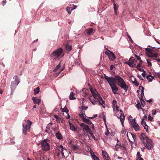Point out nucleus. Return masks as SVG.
<instances>
[{
    "mask_svg": "<svg viewBox=\"0 0 160 160\" xmlns=\"http://www.w3.org/2000/svg\"><path fill=\"white\" fill-rule=\"evenodd\" d=\"M119 117H117L118 118L120 119L121 123L122 125L124 127V122L125 119V116L124 114L121 110H120L118 112Z\"/></svg>",
    "mask_w": 160,
    "mask_h": 160,
    "instance_id": "obj_15",
    "label": "nucleus"
},
{
    "mask_svg": "<svg viewBox=\"0 0 160 160\" xmlns=\"http://www.w3.org/2000/svg\"><path fill=\"white\" fill-rule=\"evenodd\" d=\"M61 62H60L53 70V72H54V75L56 77H57L65 68L64 65H63L61 66Z\"/></svg>",
    "mask_w": 160,
    "mask_h": 160,
    "instance_id": "obj_9",
    "label": "nucleus"
},
{
    "mask_svg": "<svg viewBox=\"0 0 160 160\" xmlns=\"http://www.w3.org/2000/svg\"><path fill=\"white\" fill-rule=\"evenodd\" d=\"M142 121L141 122V124L142 125H145L146 124V122L144 120V118H141Z\"/></svg>",
    "mask_w": 160,
    "mask_h": 160,
    "instance_id": "obj_46",
    "label": "nucleus"
},
{
    "mask_svg": "<svg viewBox=\"0 0 160 160\" xmlns=\"http://www.w3.org/2000/svg\"><path fill=\"white\" fill-rule=\"evenodd\" d=\"M138 77L141 80H143L144 79L143 78H142L141 75H138Z\"/></svg>",
    "mask_w": 160,
    "mask_h": 160,
    "instance_id": "obj_63",
    "label": "nucleus"
},
{
    "mask_svg": "<svg viewBox=\"0 0 160 160\" xmlns=\"http://www.w3.org/2000/svg\"><path fill=\"white\" fill-rule=\"evenodd\" d=\"M69 124L70 125V129H71V130L73 131H76V129L73 124H72L70 122H69Z\"/></svg>",
    "mask_w": 160,
    "mask_h": 160,
    "instance_id": "obj_29",
    "label": "nucleus"
},
{
    "mask_svg": "<svg viewBox=\"0 0 160 160\" xmlns=\"http://www.w3.org/2000/svg\"><path fill=\"white\" fill-rule=\"evenodd\" d=\"M49 142V140L47 139H45L41 141L40 143V145L43 150L47 151L49 150L50 146Z\"/></svg>",
    "mask_w": 160,
    "mask_h": 160,
    "instance_id": "obj_8",
    "label": "nucleus"
},
{
    "mask_svg": "<svg viewBox=\"0 0 160 160\" xmlns=\"http://www.w3.org/2000/svg\"><path fill=\"white\" fill-rule=\"evenodd\" d=\"M62 110L63 112H66L68 114V111L67 108L64 107Z\"/></svg>",
    "mask_w": 160,
    "mask_h": 160,
    "instance_id": "obj_39",
    "label": "nucleus"
},
{
    "mask_svg": "<svg viewBox=\"0 0 160 160\" xmlns=\"http://www.w3.org/2000/svg\"><path fill=\"white\" fill-rule=\"evenodd\" d=\"M90 91L92 93L93 98L96 100L101 102L102 103L105 104V102L103 100L102 98L101 97L100 94L98 93L97 91L95 89H94L92 88H90Z\"/></svg>",
    "mask_w": 160,
    "mask_h": 160,
    "instance_id": "obj_7",
    "label": "nucleus"
},
{
    "mask_svg": "<svg viewBox=\"0 0 160 160\" xmlns=\"http://www.w3.org/2000/svg\"><path fill=\"white\" fill-rule=\"evenodd\" d=\"M130 123L132 127L133 128L134 130L136 132L139 130L140 129V127L138 124L136 122L135 118L132 119V120H130Z\"/></svg>",
    "mask_w": 160,
    "mask_h": 160,
    "instance_id": "obj_12",
    "label": "nucleus"
},
{
    "mask_svg": "<svg viewBox=\"0 0 160 160\" xmlns=\"http://www.w3.org/2000/svg\"><path fill=\"white\" fill-rule=\"evenodd\" d=\"M137 158H141V155L140 154V152H138L137 153Z\"/></svg>",
    "mask_w": 160,
    "mask_h": 160,
    "instance_id": "obj_48",
    "label": "nucleus"
},
{
    "mask_svg": "<svg viewBox=\"0 0 160 160\" xmlns=\"http://www.w3.org/2000/svg\"><path fill=\"white\" fill-rule=\"evenodd\" d=\"M80 126L82 128L83 131L87 133H89L91 132L89 126L85 123H82L80 124Z\"/></svg>",
    "mask_w": 160,
    "mask_h": 160,
    "instance_id": "obj_16",
    "label": "nucleus"
},
{
    "mask_svg": "<svg viewBox=\"0 0 160 160\" xmlns=\"http://www.w3.org/2000/svg\"><path fill=\"white\" fill-rule=\"evenodd\" d=\"M57 148L58 151L61 153V154L63 157H64V153L63 152L64 150L67 151L66 148H64L62 145H60L58 146H57Z\"/></svg>",
    "mask_w": 160,
    "mask_h": 160,
    "instance_id": "obj_18",
    "label": "nucleus"
},
{
    "mask_svg": "<svg viewBox=\"0 0 160 160\" xmlns=\"http://www.w3.org/2000/svg\"><path fill=\"white\" fill-rule=\"evenodd\" d=\"M53 117L56 118V121L58 122H60V118H59L58 116L57 115H54Z\"/></svg>",
    "mask_w": 160,
    "mask_h": 160,
    "instance_id": "obj_34",
    "label": "nucleus"
},
{
    "mask_svg": "<svg viewBox=\"0 0 160 160\" xmlns=\"http://www.w3.org/2000/svg\"><path fill=\"white\" fill-rule=\"evenodd\" d=\"M130 79L132 82H134L136 80V78L133 76H131L130 78Z\"/></svg>",
    "mask_w": 160,
    "mask_h": 160,
    "instance_id": "obj_42",
    "label": "nucleus"
},
{
    "mask_svg": "<svg viewBox=\"0 0 160 160\" xmlns=\"http://www.w3.org/2000/svg\"><path fill=\"white\" fill-rule=\"evenodd\" d=\"M75 63L76 65H80L81 62L79 60H78L77 62H75Z\"/></svg>",
    "mask_w": 160,
    "mask_h": 160,
    "instance_id": "obj_59",
    "label": "nucleus"
},
{
    "mask_svg": "<svg viewBox=\"0 0 160 160\" xmlns=\"http://www.w3.org/2000/svg\"><path fill=\"white\" fill-rule=\"evenodd\" d=\"M116 81H117L118 82V85L122 88H123L125 92L127 91L128 87L126 84L123 79L120 76H115Z\"/></svg>",
    "mask_w": 160,
    "mask_h": 160,
    "instance_id": "obj_4",
    "label": "nucleus"
},
{
    "mask_svg": "<svg viewBox=\"0 0 160 160\" xmlns=\"http://www.w3.org/2000/svg\"><path fill=\"white\" fill-rule=\"evenodd\" d=\"M153 119V117L151 116H150V115L149 114L148 116V119L149 120H150V121H151L152 120V119Z\"/></svg>",
    "mask_w": 160,
    "mask_h": 160,
    "instance_id": "obj_54",
    "label": "nucleus"
},
{
    "mask_svg": "<svg viewBox=\"0 0 160 160\" xmlns=\"http://www.w3.org/2000/svg\"><path fill=\"white\" fill-rule=\"evenodd\" d=\"M92 158L94 160H99V158L97 157L95 155H93V156L92 157Z\"/></svg>",
    "mask_w": 160,
    "mask_h": 160,
    "instance_id": "obj_47",
    "label": "nucleus"
},
{
    "mask_svg": "<svg viewBox=\"0 0 160 160\" xmlns=\"http://www.w3.org/2000/svg\"><path fill=\"white\" fill-rule=\"evenodd\" d=\"M115 68L114 66L113 65H112L110 66V69L112 70L113 69Z\"/></svg>",
    "mask_w": 160,
    "mask_h": 160,
    "instance_id": "obj_64",
    "label": "nucleus"
},
{
    "mask_svg": "<svg viewBox=\"0 0 160 160\" xmlns=\"http://www.w3.org/2000/svg\"><path fill=\"white\" fill-rule=\"evenodd\" d=\"M79 116L83 120L84 119V118H85V117H86V115L85 113V112L84 111L81 110L80 113L79 114Z\"/></svg>",
    "mask_w": 160,
    "mask_h": 160,
    "instance_id": "obj_22",
    "label": "nucleus"
},
{
    "mask_svg": "<svg viewBox=\"0 0 160 160\" xmlns=\"http://www.w3.org/2000/svg\"><path fill=\"white\" fill-rule=\"evenodd\" d=\"M142 75L143 77V78L144 79L146 75L145 72L144 71H143V72L142 73Z\"/></svg>",
    "mask_w": 160,
    "mask_h": 160,
    "instance_id": "obj_53",
    "label": "nucleus"
},
{
    "mask_svg": "<svg viewBox=\"0 0 160 160\" xmlns=\"http://www.w3.org/2000/svg\"><path fill=\"white\" fill-rule=\"evenodd\" d=\"M93 31V29L92 28L89 29L88 30L87 33L88 35H90Z\"/></svg>",
    "mask_w": 160,
    "mask_h": 160,
    "instance_id": "obj_38",
    "label": "nucleus"
},
{
    "mask_svg": "<svg viewBox=\"0 0 160 160\" xmlns=\"http://www.w3.org/2000/svg\"><path fill=\"white\" fill-rule=\"evenodd\" d=\"M141 105L140 104H137L136 105V107L139 110L140 109H141Z\"/></svg>",
    "mask_w": 160,
    "mask_h": 160,
    "instance_id": "obj_56",
    "label": "nucleus"
},
{
    "mask_svg": "<svg viewBox=\"0 0 160 160\" xmlns=\"http://www.w3.org/2000/svg\"><path fill=\"white\" fill-rule=\"evenodd\" d=\"M78 145L76 144L72 146V148L74 150H76L78 148Z\"/></svg>",
    "mask_w": 160,
    "mask_h": 160,
    "instance_id": "obj_40",
    "label": "nucleus"
},
{
    "mask_svg": "<svg viewBox=\"0 0 160 160\" xmlns=\"http://www.w3.org/2000/svg\"><path fill=\"white\" fill-rule=\"evenodd\" d=\"M119 106H117L116 107V108H113V111L114 112H115V114L116 115V116L117 117H119V113H118V112L120 111L119 110Z\"/></svg>",
    "mask_w": 160,
    "mask_h": 160,
    "instance_id": "obj_23",
    "label": "nucleus"
},
{
    "mask_svg": "<svg viewBox=\"0 0 160 160\" xmlns=\"http://www.w3.org/2000/svg\"><path fill=\"white\" fill-rule=\"evenodd\" d=\"M103 119L104 120V122L105 124L106 127V128H107V125H106V118H105V116H103Z\"/></svg>",
    "mask_w": 160,
    "mask_h": 160,
    "instance_id": "obj_58",
    "label": "nucleus"
},
{
    "mask_svg": "<svg viewBox=\"0 0 160 160\" xmlns=\"http://www.w3.org/2000/svg\"><path fill=\"white\" fill-rule=\"evenodd\" d=\"M145 49L146 54L148 57L155 58H157L158 57V54L155 51L148 48H146Z\"/></svg>",
    "mask_w": 160,
    "mask_h": 160,
    "instance_id": "obj_6",
    "label": "nucleus"
},
{
    "mask_svg": "<svg viewBox=\"0 0 160 160\" xmlns=\"http://www.w3.org/2000/svg\"><path fill=\"white\" fill-rule=\"evenodd\" d=\"M55 135L57 138L59 140H61L62 139V135L59 132L56 133Z\"/></svg>",
    "mask_w": 160,
    "mask_h": 160,
    "instance_id": "obj_25",
    "label": "nucleus"
},
{
    "mask_svg": "<svg viewBox=\"0 0 160 160\" xmlns=\"http://www.w3.org/2000/svg\"><path fill=\"white\" fill-rule=\"evenodd\" d=\"M142 133L140 136V138L143 143L144 145L145 148L148 150L151 149L152 148V143L151 140L147 137L143 136Z\"/></svg>",
    "mask_w": 160,
    "mask_h": 160,
    "instance_id": "obj_1",
    "label": "nucleus"
},
{
    "mask_svg": "<svg viewBox=\"0 0 160 160\" xmlns=\"http://www.w3.org/2000/svg\"><path fill=\"white\" fill-rule=\"evenodd\" d=\"M82 121L85 123L88 124H90L92 123L91 122L89 119H87L86 118H84Z\"/></svg>",
    "mask_w": 160,
    "mask_h": 160,
    "instance_id": "obj_30",
    "label": "nucleus"
},
{
    "mask_svg": "<svg viewBox=\"0 0 160 160\" xmlns=\"http://www.w3.org/2000/svg\"><path fill=\"white\" fill-rule=\"evenodd\" d=\"M117 102L115 100H114L112 101V108H116V107L117 106Z\"/></svg>",
    "mask_w": 160,
    "mask_h": 160,
    "instance_id": "obj_35",
    "label": "nucleus"
},
{
    "mask_svg": "<svg viewBox=\"0 0 160 160\" xmlns=\"http://www.w3.org/2000/svg\"><path fill=\"white\" fill-rule=\"evenodd\" d=\"M88 107H86L84 106H82V111L86 110L88 108Z\"/></svg>",
    "mask_w": 160,
    "mask_h": 160,
    "instance_id": "obj_49",
    "label": "nucleus"
},
{
    "mask_svg": "<svg viewBox=\"0 0 160 160\" xmlns=\"http://www.w3.org/2000/svg\"><path fill=\"white\" fill-rule=\"evenodd\" d=\"M93 117H87V118H89L92 119L94 118H95V117H97V114H95V115H93Z\"/></svg>",
    "mask_w": 160,
    "mask_h": 160,
    "instance_id": "obj_61",
    "label": "nucleus"
},
{
    "mask_svg": "<svg viewBox=\"0 0 160 160\" xmlns=\"http://www.w3.org/2000/svg\"><path fill=\"white\" fill-rule=\"evenodd\" d=\"M64 55L62 49L60 48L54 51L50 55L53 59H56L62 57Z\"/></svg>",
    "mask_w": 160,
    "mask_h": 160,
    "instance_id": "obj_2",
    "label": "nucleus"
},
{
    "mask_svg": "<svg viewBox=\"0 0 160 160\" xmlns=\"http://www.w3.org/2000/svg\"><path fill=\"white\" fill-rule=\"evenodd\" d=\"M65 47L66 49L68 51H70L72 49V47L71 46L68 45H65Z\"/></svg>",
    "mask_w": 160,
    "mask_h": 160,
    "instance_id": "obj_36",
    "label": "nucleus"
},
{
    "mask_svg": "<svg viewBox=\"0 0 160 160\" xmlns=\"http://www.w3.org/2000/svg\"><path fill=\"white\" fill-rule=\"evenodd\" d=\"M133 83L136 86H138L139 85V83L136 80L133 82Z\"/></svg>",
    "mask_w": 160,
    "mask_h": 160,
    "instance_id": "obj_50",
    "label": "nucleus"
},
{
    "mask_svg": "<svg viewBox=\"0 0 160 160\" xmlns=\"http://www.w3.org/2000/svg\"><path fill=\"white\" fill-rule=\"evenodd\" d=\"M146 78L150 82H152V79L154 78L152 76L150 75H147L146 76Z\"/></svg>",
    "mask_w": 160,
    "mask_h": 160,
    "instance_id": "obj_31",
    "label": "nucleus"
},
{
    "mask_svg": "<svg viewBox=\"0 0 160 160\" xmlns=\"http://www.w3.org/2000/svg\"><path fill=\"white\" fill-rule=\"evenodd\" d=\"M152 115H155L156 113V111L155 110H152Z\"/></svg>",
    "mask_w": 160,
    "mask_h": 160,
    "instance_id": "obj_55",
    "label": "nucleus"
},
{
    "mask_svg": "<svg viewBox=\"0 0 160 160\" xmlns=\"http://www.w3.org/2000/svg\"><path fill=\"white\" fill-rule=\"evenodd\" d=\"M33 102L34 104H37L39 105L41 102V99L40 98H38L35 97H33L32 98Z\"/></svg>",
    "mask_w": 160,
    "mask_h": 160,
    "instance_id": "obj_21",
    "label": "nucleus"
},
{
    "mask_svg": "<svg viewBox=\"0 0 160 160\" xmlns=\"http://www.w3.org/2000/svg\"><path fill=\"white\" fill-rule=\"evenodd\" d=\"M13 78L14 79V81H12L11 86V89L12 92H13L18 84L20 82V81L19 78L17 75L15 76Z\"/></svg>",
    "mask_w": 160,
    "mask_h": 160,
    "instance_id": "obj_10",
    "label": "nucleus"
},
{
    "mask_svg": "<svg viewBox=\"0 0 160 160\" xmlns=\"http://www.w3.org/2000/svg\"><path fill=\"white\" fill-rule=\"evenodd\" d=\"M110 87L112 88V92L115 94H117V91L118 90V88H117L116 84H114L110 86Z\"/></svg>",
    "mask_w": 160,
    "mask_h": 160,
    "instance_id": "obj_19",
    "label": "nucleus"
},
{
    "mask_svg": "<svg viewBox=\"0 0 160 160\" xmlns=\"http://www.w3.org/2000/svg\"><path fill=\"white\" fill-rule=\"evenodd\" d=\"M105 53L108 56L109 60L111 61H113L116 58L114 54L109 50H108V51H105Z\"/></svg>",
    "mask_w": 160,
    "mask_h": 160,
    "instance_id": "obj_11",
    "label": "nucleus"
},
{
    "mask_svg": "<svg viewBox=\"0 0 160 160\" xmlns=\"http://www.w3.org/2000/svg\"><path fill=\"white\" fill-rule=\"evenodd\" d=\"M140 102H141V104L142 105V106L143 107H144L145 105V102H144V101H142V100H140Z\"/></svg>",
    "mask_w": 160,
    "mask_h": 160,
    "instance_id": "obj_52",
    "label": "nucleus"
},
{
    "mask_svg": "<svg viewBox=\"0 0 160 160\" xmlns=\"http://www.w3.org/2000/svg\"><path fill=\"white\" fill-rule=\"evenodd\" d=\"M135 56L138 60H139L140 62H142V61L141 60V58L139 56H138L136 54H135Z\"/></svg>",
    "mask_w": 160,
    "mask_h": 160,
    "instance_id": "obj_45",
    "label": "nucleus"
},
{
    "mask_svg": "<svg viewBox=\"0 0 160 160\" xmlns=\"http://www.w3.org/2000/svg\"><path fill=\"white\" fill-rule=\"evenodd\" d=\"M137 61L133 57H131L128 62H125V63L127 64L129 67L131 68L134 67L136 64Z\"/></svg>",
    "mask_w": 160,
    "mask_h": 160,
    "instance_id": "obj_14",
    "label": "nucleus"
},
{
    "mask_svg": "<svg viewBox=\"0 0 160 160\" xmlns=\"http://www.w3.org/2000/svg\"><path fill=\"white\" fill-rule=\"evenodd\" d=\"M40 91V88L39 87H37L36 89H34V91L35 95L38 94Z\"/></svg>",
    "mask_w": 160,
    "mask_h": 160,
    "instance_id": "obj_33",
    "label": "nucleus"
},
{
    "mask_svg": "<svg viewBox=\"0 0 160 160\" xmlns=\"http://www.w3.org/2000/svg\"><path fill=\"white\" fill-rule=\"evenodd\" d=\"M82 95L84 97H85L88 93V91L87 90L86 88H83L82 90Z\"/></svg>",
    "mask_w": 160,
    "mask_h": 160,
    "instance_id": "obj_27",
    "label": "nucleus"
},
{
    "mask_svg": "<svg viewBox=\"0 0 160 160\" xmlns=\"http://www.w3.org/2000/svg\"><path fill=\"white\" fill-rule=\"evenodd\" d=\"M32 122L29 120H26L23 122V134L26 135L27 132L30 131L31 126Z\"/></svg>",
    "mask_w": 160,
    "mask_h": 160,
    "instance_id": "obj_3",
    "label": "nucleus"
},
{
    "mask_svg": "<svg viewBox=\"0 0 160 160\" xmlns=\"http://www.w3.org/2000/svg\"><path fill=\"white\" fill-rule=\"evenodd\" d=\"M145 49L146 54L148 57L155 58H157L158 57V54L155 51L148 48H146Z\"/></svg>",
    "mask_w": 160,
    "mask_h": 160,
    "instance_id": "obj_5",
    "label": "nucleus"
},
{
    "mask_svg": "<svg viewBox=\"0 0 160 160\" xmlns=\"http://www.w3.org/2000/svg\"><path fill=\"white\" fill-rule=\"evenodd\" d=\"M66 10L68 13L69 14H70L73 9H72V7H68L67 8Z\"/></svg>",
    "mask_w": 160,
    "mask_h": 160,
    "instance_id": "obj_32",
    "label": "nucleus"
},
{
    "mask_svg": "<svg viewBox=\"0 0 160 160\" xmlns=\"http://www.w3.org/2000/svg\"><path fill=\"white\" fill-rule=\"evenodd\" d=\"M102 155L104 159L109 157L107 153L105 151L102 150Z\"/></svg>",
    "mask_w": 160,
    "mask_h": 160,
    "instance_id": "obj_26",
    "label": "nucleus"
},
{
    "mask_svg": "<svg viewBox=\"0 0 160 160\" xmlns=\"http://www.w3.org/2000/svg\"><path fill=\"white\" fill-rule=\"evenodd\" d=\"M89 134L91 135L92 137L94 139V140H96V138H95V136L93 135L92 132H91Z\"/></svg>",
    "mask_w": 160,
    "mask_h": 160,
    "instance_id": "obj_51",
    "label": "nucleus"
},
{
    "mask_svg": "<svg viewBox=\"0 0 160 160\" xmlns=\"http://www.w3.org/2000/svg\"><path fill=\"white\" fill-rule=\"evenodd\" d=\"M89 100L93 105L96 104H100L102 105V107L104 108L105 107V104L103 103H102V102H100V101H97L96 100H92L90 98L89 99Z\"/></svg>",
    "mask_w": 160,
    "mask_h": 160,
    "instance_id": "obj_17",
    "label": "nucleus"
},
{
    "mask_svg": "<svg viewBox=\"0 0 160 160\" xmlns=\"http://www.w3.org/2000/svg\"><path fill=\"white\" fill-rule=\"evenodd\" d=\"M90 152L92 157L93 156V155H94L93 152L92 150L91 149H90Z\"/></svg>",
    "mask_w": 160,
    "mask_h": 160,
    "instance_id": "obj_62",
    "label": "nucleus"
},
{
    "mask_svg": "<svg viewBox=\"0 0 160 160\" xmlns=\"http://www.w3.org/2000/svg\"><path fill=\"white\" fill-rule=\"evenodd\" d=\"M118 8V6L116 5L114 2L113 3V9L114 10V14L115 15L117 14V10Z\"/></svg>",
    "mask_w": 160,
    "mask_h": 160,
    "instance_id": "obj_24",
    "label": "nucleus"
},
{
    "mask_svg": "<svg viewBox=\"0 0 160 160\" xmlns=\"http://www.w3.org/2000/svg\"><path fill=\"white\" fill-rule=\"evenodd\" d=\"M142 126H143L145 129L146 131L147 132L148 129V126L147 125L146 123L145 125H142Z\"/></svg>",
    "mask_w": 160,
    "mask_h": 160,
    "instance_id": "obj_44",
    "label": "nucleus"
},
{
    "mask_svg": "<svg viewBox=\"0 0 160 160\" xmlns=\"http://www.w3.org/2000/svg\"><path fill=\"white\" fill-rule=\"evenodd\" d=\"M141 63H139V64H138L136 66V68H139L140 67V66H141V64H142V63L141 62H140Z\"/></svg>",
    "mask_w": 160,
    "mask_h": 160,
    "instance_id": "obj_60",
    "label": "nucleus"
},
{
    "mask_svg": "<svg viewBox=\"0 0 160 160\" xmlns=\"http://www.w3.org/2000/svg\"><path fill=\"white\" fill-rule=\"evenodd\" d=\"M139 89L140 90H141V94H142L143 95H144V93H143L144 90V87H143L142 86H139Z\"/></svg>",
    "mask_w": 160,
    "mask_h": 160,
    "instance_id": "obj_37",
    "label": "nucleus"
},
{
    "mask_svg": "<svg viewBox=\"0 0 160 160\" xmlns=\"http://www.w3.org/2000/svg\"><path fill=\"white\" fill-rule=\"evenodd\" d=\"M74 95L75 93H74L73 92H71L69 95L70 99L71 100L75 99L76 98L74 97Z\"/></svg>",
    "mask_w": 160,
    "mask_h": 160,
    "instance_id": "obj_28",
    "label": "nucleus"
},
{
    "mask_svg": "<svg viewBox=\"0 0 160 160\" xmlns=\"http://www.w3.org/2000/svg\"><path fill=\"white\" fill-rule=\"evenodd\" d=\"M52 123H49L47 125L45 130L46 132L48 133H52V131L51 129L52 128L51 127V125H52Z\"/></svg>",
    "mask_w": 160,
    "mask_h": 160,
    "instance_id": "obj_20",
    "label": "nucleus"
},
{
    "mask_svg": "<svg viewBox=\"0 0 160 160\" xmlns=\"http://www.w3.org/2000/svg\"><path fill=\"white\" fill-rule=\"evenodd\" d=\"M150 61H151V60L150 59H147V62L148 63V66H152L151 63L150 62Z\"/></svg>",
    "mask_w": 160,
    "mask_h": 160,
    "instance_id": "obj_41",
    "label": "nucleus"
},
{
    "mask_svg": "<svg viewBox=\"0 0 160 160\" xmlns=\"http://www.w3.org/2000/svg\"><path fill=\"white\" fill-rule=\"evenodd\" d=\"M141 109L142 110V111L143 112V113L144 114V115L146 114H148L147 113L148 112L147 110H144L143 108H141Z\"/></svg>",
    "mask_w": 160,
    "mask_h": 160,
    "instance_id": "obj_43",
    "label": "nucleus"
},
{
    "mask_svg": "<svg viewBox=\"0 0 160 160\" xmlns=\"http://www.w3.org/2000/svg\"><path fill=\"white\" fill-rule=\"evenodd\" d=\"M128 38H129L130 41L131 42V43H133V40L132 39V38H131V37H130V36L129 35H128Z\"/></svg>",
    "mask_w": 160,
    "mask_h": 160,
    "instance_id": "obj_57",
    "label": "nucleus"
},
{
    "mask_svg": "<svg viewBox=\"0 0 160 160\" xmlns=\"http://www.w3.org/2000/svg\"><path fill=\"white\" fill-rule=\"evenodd\" d=\"M104 78L109 83V85L110 86L113 84H115L116 79L115 78H114L112 77H109L106 75H104Z\"/></svg>",
    "mask_w": 160,
    "mask_h": 160,
    "instance_id": "obj_13",
    "label": "nucleus"
}]
</instances>
